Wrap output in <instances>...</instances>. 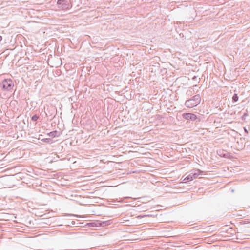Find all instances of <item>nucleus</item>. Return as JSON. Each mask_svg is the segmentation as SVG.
<instances>
[{"label": "nucleus", "mask_w": 250, "mask_h": 250, "mask_svg": "<svg viewBox=\"0 0 250 250\" xmlns=\"http://www.w3.org/2000/svg\"><path fill=\"white\" fill-rule=\"evenodd\" d=\"M197 249V247H194L193 245L188 246V250H195Z\"/></svg>", "instance_id": "1a4fd4ad"}, {"label": "nucleus", "mask_w": 250, "mask_h": 250, "mask_svg": "<svg viewBox=\"0 0 250 250\" xmlns=\"http://www.w3.org/2000/svg\"><path fill=\"white\" fill-rule=\"evenodd\" d=\"M245 131L246 132L248 133V131H247V130L246 129H245Z\"/></svg>", "instance_id": "4468645a"}, {"label": "nucleus", "mask_w": 250, "mask_h": 250, "mask_svg": "<svg viewBox=\"0 0 250 250\" xmlns=\"http://www.w3.org/2000/svg\"><path fill=\"white\" fill-rule=\"evenodd\" d=\"M239 97L237 94H234L232 97V101L234 102H237L238 100Z\"/></svg>", "instance_id": "423d86ee"}, {"label": "nucleus", "mask_w": 250, "mask_h": 250, "mask_svg": "<svg viewBox=\"0 0 250 250\" xmlns=\"http://www.w3.org/2000/svg\"><path fill=\"white\" fill-rule=\"evenodd\" d=\"M3 88L6 90H10L13 89L14 87V83L10 79H6L3 81Z\"/></svg>", "instance_id": "f03ea898"}, {"label": "nucleus", "mask_w": 250, "mask_h": 250, "mask_svg": "<svg viewBox=\"0 0 250 250\" xmlns=\"http://www.w3.org/2000/svg\"><path fill=\"white\" fill-rule=\"evenodd\" d=\"M198 86L197 85H193L191 87H190V89H193V91L198 90L197 88Z\"/></svg>", "instance_id": "0eeeda50"}, {"label": "nucleus", "mask_w": 250, "mask_h": 250, "mask_svg": "<svg viewBox=\"0 0 250 250\" xmlns=\"http://www.w3.org/2000/svg\"><path fill=\"white\" fill-rule=\"evenodd\" d=\"M197 172H194L193 171H191L190 174L188 175V182L189 181H192L193 180V178H196L199 175V170H196Z\"/></svg>", "instance_id": "7ed1b4c3"}, {"label": "nucleus", "mask_w": 250, "mask_h": 250, "mask_svg": "<svg viewBox=\"0 0 250 250\" xmlns=\"http://www.w3.org/2000/svg\"><path fill=\"white\" fill-rule=\"evenodd\" d=\"M192 241H193V240L188 239V246H190L189 245H190L194 244V242H193Z\"/></svg>", "instance_id": "9d476101"}, {"label": "nucleus", "mask_w": 250, "mask_h": 250, "mask_svg": "<svg viewBox=\"0 0 250 250\" xmlns=\"http://www.w3.org/2000/svg\"><path fill=\"white\" fill-rule=\"evenodd\" d=\"M38 118H39V117L38 116H37L36 115H34L32 116V120L34 121H36L38 119Z\"/></svg>", "instance_id": "6e6552de"}, {"label": "nucleus", "mask_w": 250, "mask_h": 250, "mask_svg": "<svg viewBox=\"0 0 250 250\" xmlns=\"http://www.w3.org/2000/svg\"><path fill=\"white\" fill-rule=\"evenodd\" d=\"M190 119L192 121H195L196 120H198L197 122H199L200 119H199L196 115L192 114V113H188V119Z\"/></svg>", "instance_id": "20e7f679"}, {"label": "nucleus", "mask_w": 250, "mask_h": 250, "mask_svg": "<svg viewBox=\"0 0 250 250\" xmlns=\"http://www.w3.org/2000/svg\"><path fill=\"white\" fill-rule=\"evenodd\" d=\"M196 79V77L195 76H193V77H192V79H193V80H194V79Z\"/></svg>", "instance_id": "f8f14e48"}, {"label": "nucleus", "mask_w": 250, "mask_h": 250, "mask_svg": "<svg viewBox=\"0 0 250 250\" xmlns=\"http://www.w3.org/2000/svg\"><path fill=\"white\" fill-rule=\"evenodd\" d=\"M201 101L199 94H196L192 98L188 99V108H192L198 105Z\"/></svg>", "instance_id": "f257e3e1"}, {"label": "nucleus", "mask_w": 250, "mask_h": 250, "mask_svg": "<svg viewBox=\"0 0 250 250\" xmlns=\"http://www.w3.org/2000/svg\"><path fill=\"white\" fill-rule=\"evenodd\" d=\"M193 157V156H190V155H188V163L189 162V161L191 160H192V157Z\"/></svg>", "instance_id": "9b49d317"}, {"label": "nucleus", "mask_w": 250, "mask_h": 250, "mask_svg": "<svg viewBox=\"0 0 250 250\" xmlns=\"http://www.w3.org/2000/svg\"><path fill=\"white\" fill-rule=\"evenodd\" d=\"M57 131H54L49 133L47 135L50 137H55V136H57Z\"/></svg>", "instance_id": "39448f33"}, {"label": "nucleus", "mask_w": 250, "mask_h": 250, "mask_svg": "<svg viewBox=\"0 0 250 250\" xmlns=\"http://www.w3.org/2000/svg\"><path fill=\"white\" fill-rule=\"evenodd\" d=\"M2 37L0 35V41H1L2 40Z\"/></svg>", "instance_id": "ddd939ff"}]
</instances>
